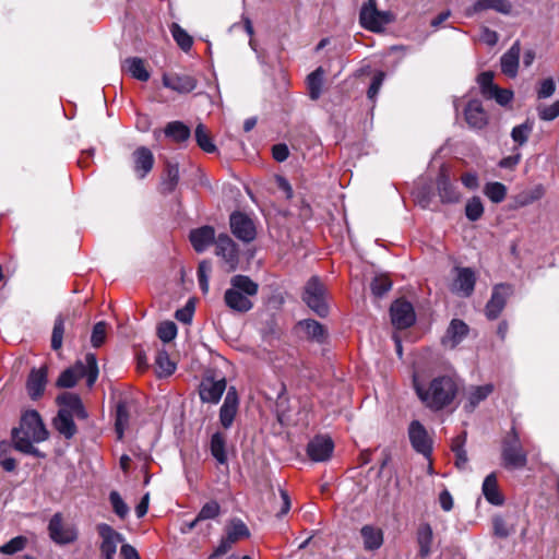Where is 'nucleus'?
Returning <instances> with one entry per match:
<instances>
[{"instance_id": "nucleus-1", "label": "nucleus", "mask_w": 559, "mask_h": 559, "mask_svg": "<svg viewBox=\"0 0 559 559\" xmlns=\"http://www.w3.org/2000/svg\"><path fill=\"white\" fill-rule=\"evenodd\" d=\"M48 438V431L37 411H26L22 418L20 428L12 431V439L17 451L43 457V453L33 445L34 442H41Z\"/></svg>"}, {"instance_id": "nucleus-2", "label": "nucleus", "mask_w": 559, "mask_h": 559, "mask_svg": "<svg viewBox=\"0 0 559 559\" xmlns=\"http://www.w3.org/2000/svg\"><path fill=\"white\" fill-rule=\"evenodd\" d=\"M414 386L425 406L435 412L450 406L459 391L455 379L450 376L436 377L427 386L415 381Z\"/></svg>"}, {"instance_id": "nucleus-3", "label": "nucleus", "mask_w": 559, "mask_h": 559, "mask_svg": "<svg viewBox=\"0 0 559 559\" xmlns=\"http://www.w3.org/2000/svg\"><path fill=\"white\" fill-rule=\"evenodd\" d=\"M259 285L247 275H234L230 287L224 294L225 305L234 312L246 313L253 308L252 297L257 296Z\"/></svg>"}, {"instance_id": "nucleus-4", "label": "nucleus", "mask_w": 559, "mask_h": 559, "mask_svg": "<svg viewBox=\"0 0 559 559\" xmlns=\"http://www.w3.org/2000/svg\"><path fill=\"white\" fill-rule=\"evenodd\" d=\"M81 378H86V384L92 388L98 378V366L95 355L87 354L85 361H79L61 372L56 385L58 388H73Z\"/></svg>"}, {"instance_id": "nucleus-5", "label": "nucleus", "mask_w": 559, "mask_h": 559, "mask_svg": "<svg viewBox=\"0 0 559 559\" xmlns=\"http://www.w3.org/2000/svg\"><path fill=\"white\" fill-rule=\"evenodd\" d=\"M501 457L502 465L508 469L523 468L527 464V453L522 447L515 426H512L502 441Z\"/></svg>"}, {"instance_id": "nucleus-6", "label": "nucleus", "mask_w": 559, "mask_h": 559, "mask_svg": "<svg viewBox=\"0 0 559 559\" xmlns=\"http://www.w3.org/2000/svg\"><path fill=\"white\" fill-rule=\"evenodd\" d=\"M302 300L319 317L328 316L326 288L319 276L313 275L307 281L304 287Z\"/></svg>"}, {"instance_id": "nucleus-7", "label": "nucleus", "mask_w": 559, "mask_h": 559, "mask_svg": "<svg viewBox=\"0 0 559 559\" xmlns=\"http://www.w3.org/2000/svg\"><path fill=\"white\" fill-rule=\"evenodd\" d=\"M360 24L371 32H381L385 25L392 22V15L388 11H379L376 0H368L360 10Z\"/></svg>"}, {"instance_id": "nucleus-8", "label": "nucleus", "mask_w": 559, "mask_h": 559, "mask_svg": "<svg viewBox=\"0 0 559 559\" xmlns=\"http://www.w3.org/2000/svg\"><path fill=\"white\" fill-rule=\"evenodd\" d=\"M47 530L50 539L60 546L72 544L78 538L75 526L67 523L60 512L51 516Z\"/></svg>"}, {"instance_id": "nucleus-9", "label": "nucleus", "mask_w": 559, "mask_h": 559, "mask_svg": "<svg viewBox=\"0 0 559 559\" xmlns=\"http://www.w3.org/2000/svg\"><path fill=\"white\" fill-rule=\"evenodd\" d=\"M493 72H480L477 82L484 97L495 99L499 105L506 106L513 98V92L507 88H500L493 84Z\"/></svg>"}, {"instance_id": "nucleus-10", "label": "nucleus", "mask_w": 559, "mask_h": 559, "mask_svg": "<svg viewBox=\"0 0 559 559\" xmlns=\"http://www.w3.org/2000/svg\"><path fill=\"white\" fill-rule=\"evenodd\" d=\"M408 438L413 449L417 453L423 454L425 457H429L431 455L432 439L420 421L413 420L409 424Z\"/></svg>"}, {"instance_id": "nucleus-11", "label": "nucleus", "mask_w": 559, "mask_h": 559, "mask_svg": "<svg viewBox=\"0 0 559 559\" xmlns=\"http://www.w3.org/2000/svg\"><path fill=\"white\" fill-rule=\"evenodd\" d=\"M97 532L102 538L99 546L102 556L105 559H115L117 547L123 542V536L106 523L98 524Z\"/></svg>"}, {"instance_id": "nucleus-12", "label": "nucleus", "mask_w": 559, "mask_h": 559, "mask_svg": "<svg viewBox=\"0 0 559 559\" xmlns=\"http://www.w3.org/2000/svg\"><path fill=\"white\" fill-rule=\"evenodd\" d=\"M230 229L236 238L243 242L254 240L257 229L253 221L246 214L235 212L230 215Z\"/></svg>"}, {"instance_id": "nucleus-13", "label": "nucleus", "mask_w": 559, "mask_h": 559, "mask_svg": "<svg viewBox=\"0 0 559 559\" xmlns=\"http://www.w3.org/2000/svg\"><path fill=\"white\" fill-rule=\"evenodd\" d=\"M391 321L396 329H407L416 320L415 311L411 302L404 299L395 300L390 308Z\"/></svg>"}, {"instance_id": "nucleus-14", "label": "nucleus", "mask_w": 559, "mask_h": 559, "mask_svg": "<svg viewBox=\"0 0 559 559\" xmlns=\"http://www.w3.org/2000/svg\"><path fill=\"white\" fill-rule=\"evenodd\" d=\"M48 382V368L41 366L33 368L26 379L25 388L31 400H39L45 392Z\"/></svg>"}, {"instance_id": "nucleus-15", "label": "nucleus", "mask_w": 559, "mask_h": 559, "mask_svg": "<svg viewBox=\"0 0 559 559\" xmlns=\"http://www.w3.org/2000/svg\"><path fill=\"white\" fill-rule=\"evenodd\" d=\"M334 443L330 437L317 436L307 447V454L314 462H324L332 455Z\"/></svg>"}, {"instance_id": "nucleus-16", "label": "nucleus", "mask_w": 559, "mask_h": 559, "mask_svg": "<svg viewBox=\"0 0 559 559\" xmlns=\"http://www.w3.org/2000/svg\"><path fill=\"white\" fill-rule=\"evenodd\" d=\"M225 390V378H221L218 380H215L213 378H205L202 380L200 384V399L204 403L216 404L219 402Z\"/></svg>"}, {"instance_id": "nucleus-17", "label": "nucleus", "mask_w": 559, "mask_h": 559, "mask_svg": "<svg viewBox=\"0 0 559 559\" xmlns=\"http://www.w3.org/2000/svg\"><path fill=\"white\" fill-rule=\"evenodd\" d=\"M216 255L221 257L228 265L229 270H235L238 263V249L233 239L221 234L215 240Z\"/></svg>"}, {"instance_id": "nucleus-18", "label": "nucleus", "mask_w": 559, "mask_h": 559, "mask_svg": "<svg viewBox=\"0 0 559 559\" xmlns=\"http://www.w3.org/2000/svg\"><path fill=\"white\" fill-rule=\"evenodd\" d=\"M165 87L179 93H189L195 87V80L187 72H163Z\"/></svg>"}, {"instance_id": "nucleus-19", "label": "nucleus", "mask_w": 559, "mask_h": 559, "mask_svg": "<svg viewBox=\"0 0 559 559\" xmlns=\"http://www.w3.org/2000/svg\"><path fill=\"white\" fill-rule=\"evenodd\" d=\"M475 273L469 267H456V277L452 283L451 290L460 296L469 297L475 287Z\"/></svg>"}, {"instance_id": "nucleus-20", "label": "nucleus", "mask_w": 559, "mask_h": 559, "mask_svg": "<svg viewBox=\"0 0 559 559\" xmlns=\"http://www.w3.org/2000/svg\"><path fill=\"white\" fill-rule=\"evenodd\" d=\"M437 191L442 203H457L461 200V192L450 180L445 170H441L437 178Z\"/></svg>"}, {"instance_id": "nucleus-21", "label": "nucleus", "mask_w": 559, "mask_h": 559, "mask_svg": "<svg viewBox=\"0 0 559 559\" xmlns=\"http://www.w3.org/2000/svg\"><path fill=\"white\" fill-rule=\"evenodd\" d=\"M511 293V288L508 285H498L493 288L491 298L486 305V316L488 319L493 320L499 317L503 310L507 298Z\"/></svg>"}, {"instance_id": "nucleus-22", "label": "nucleus", "mask_w": 559, "mask_h": 559, "mask_svg": "<svg viewBox=\"0 0 559 559\" xmlns=\"http://www.w3.org/2000/svg\"><path fill=\"white\" fill-rule=\"evenodd\" d=\"M238 404L237 391L231 386L227 391L224 403L219 409V421L225 429H228L233 425L238 411Z\"/></svg>"}, {"instance_id": "nucleus-23", "label": "nucleus", "mask_w": 559, "mask_h": 559, "mask_svg": "<svg viewBox=\"0 0 559 559\" xmlns=\"http://www.w3.org/2000/svg\"><path fill=\"white\" fill-rule=\"evenodd\" d=\"M190 241L197 252H203L215 242V230L212 226H202L190 231Z\"/></svg>"}, {"instance_id": "nucleus-24", "label": "nucleus", "mask_w": 559, "mask_h": 559, "mask_svg": "<svg viewBox=\"0 0 559 559\" xmlns=\"http://www.w3.org/2000/svg\"><path fill=\"white\" fill-rule=\"evenodd\" d=\"M57 402L59 405H61L60 409L69 411L71 416H74L79 419H85L87 417V413L78 394L64 392L58 395Z\"/></svg>"}, {"instance_id": "nucleus-25", "label": "nucleus", "mask_w": 559, "mask_h": 559, "mask_svg": "<svg viewBox=\"0 0 559 559\" xmlns=\"http://www.w3.org/2000/svg\"><path fill=\"white\" fill-rule=\"evenodd\" d=\"M132 157L134 171L139 178H144L152 170L154 165V156L152 152L147 147L141 146L133 152Z\"/></svg>"}, {"instance_id": "nucleus-26", "label": "nucleus", "mask_w": 559, "mask_h": 559, "mask_svg": "<svg viewBox=\"0 0 559 559\" xmlns=\"http://www.w3.org/2000/svg\"><path fill=\"white\" fill-rule=\"evenodd\" d=\"M465 120L473 129H483L486 127L488 122L487 114L478 100L468 102L465 108Z\"/></svg>"}, {"instance_id": "nucleus-27", "label": "nucleus", "mask_w": 559, "mask_h": 559, "mask_svg": "<svg viewBox=\"0 0 559 559\" xmlns=\"http://www.w3.org/2000/svg\"><path fill=\"white\" fill-rule=\"evenodd\" d=\"M468 333V326L465 322L459 319H453L447 330V335L443 338V344L454 348L460 344Z\"/></svg>"}, {"instance_id": "nucleus-28", "label": "nucleus", "mask_w": 559, "mask_h": 559, "mask_svg": "<svg viewBox=\"0 0 559 559\" xmlns=\"http://www.w3.org/2000/svg\"><path fill=\"white\" fill-rule=\"evenodd\" d=\"M483 495L486 500L493 506H502L504 498L499 490L496 473H490L483 483Z\"/></svg>"}, {"instance_id": "nucleus-29", "label": "nucleus", "mask_w": 559, "mask_h": 559, "mask_svg": "<svg viewBox=\"0 0 559 559\" xmlns=\"http://www.w3.org/2000/svg\"><path fill=\"white\" fill-rule=\"evenodd\" d=\"M131 417V405L130 402L123 400L117 404L116 408V419H115V430L117 433V439L122 440L124 436V431L129 427Z\"/></svg>"}, {"instance_id": "nucleus-30", "label": "nucleus", "mask_w": 559, "mask_h": 559, "mask_svg": "<svg viewBox=\"0 0 559 559\" xmlns=\"http://www.w3.org/2000/svg\"><path fill=\"white\" fill-rule=\"evenodd\" d=\"M225 535L234 545L241 539L250 537V531L246 523L238 518L229 520L225 526Z\"/></svg>"}, {"instance_id": "nucleus-31", "label": "nucleus", "mask_w": 559, "mask_h": 559, "mask_svg": "<svg viewBox=\"0 0 559 559\" xmlns=\"http://www.w3.org/2000/svg\"><path fill=\"white\" fill-rule=\"evenodd\" d=\"M360 534L364 542V548L366 550H377L383 544V532L379 527L365 525L361 527Z\"/></svg>"}, {"instance_id": "nucleus-32", "label": "nucleus", "mask_w": 559, "mask_h": 559, "mask_svg": "<svg viewBox=\"0 0 559 559\" xmlns=\"http://www.w3.org/2000/svg\"><path fill=\"white\" fill-rule=\"evenodd\" d=\"M73 417L67 409H59L57 417L53 420L55 428L60 435L67 439H71L76 433V426Z\"/></svg>"}, {"instance_id": "nucleus-33", "label": "nucleus", "mask_w": 559, "mask_h": 559, "mask_svg": "<svg viewBox=\"0 0 559 559\" xmlns=\"http://www.w3.org/2000/svg\"><path fill=\"white\" fill-rule=\"evenodd\" d=\"M493 392V385L487 383L484 385H473L467 391V403L465 408L469 412L474 411L476 406L485 401Z\"/></svg>"}, {"instance_id": "nucleus-34", "label": "nucleus", "mask_w": 559, "mask_h": 559, "mask_svg": "<svg viewBox=\"0 0 559 559\" xmlns=\"http://www.w3.org/2000/svg\"><path fill=\"white\" fill-rule=\"evenodd\" d=\"M433 539L432 528L429 524H421L417 530V544L419 546L418 556L421 559L429 557Z\"/></svg>"}, {"instance_id": "nucleus-35", "label": "nucleus", "mask_w": 559, "mask_h": 559, "mask_svg": "<svg viewBox=\"0 0 559 559\" xmlns=\"http://www.w3.org/2000/svg\"><path fill=\"white\" fill-rule=\"evenodd\" d=\"M298 326L305 332L308 338L323 343L326 338L325 328L318 321L306 319L298 322Z\"/></svg>"}, {"instance_id": "nucleus-36", "label": "nucleus", "mask_w": 559, "mask_h": 559, "mask_svg": "<svg viewBox=\"0 0 559 559\" xmlns=\"http://www.w3.org/2000/svg\"><path fill=\"white\" fill-rule=\"evenodd\" d=\"M210 450L218 464H227L226 438L222 432L213 433L210 442Z\"/></svg>"}, {"instance_id": "nucleus-37", "label": "nucleus", "mask_w": 559, "mask_h": 559, "mask_svg": "<svg viewBox=\"0 0 559 559\" xmlns=\"http://www.w3.org/2000/svg\"><path fill=\"white\" fill-rule=\"evenodd\" d=\"M179 181L178 165L167 163L164 177L160 182V192L169 194L174 192Z\"/></svg>"}, {"instance_id": "nucleus-38", "label": "nucleus", "mask_w": 559, "mask_h": 559, "mask_svg": "<svg viewBox=\"0 0 559 559\" xmlns=\"http://www.w3.org/2000/svg\"><path fill=\"white\" fill-rule=\"evenodd\" d=\"M521 45L515 40L501 57V70H518L520 63Z\"/></svg>"}, {"instance_id": "nucleus-39", "label": "nucleus", "mask_w": 559, "mask_h": 559, "mask_svg": "<svg viewBox=\"0 0 559 559\" xmlns=\"http://www.w3.org/2000/svg\"><path fill=\"white\" fill-rule=\"evenodd\" d=\"M165 135L176 142H183L190 138V129L181 121H171L165 127Z\"/></svg>"}, {"instance_id": "nucleus-40", "label": "nucleus", "mask_w": 559, "mask_h": 559, "mask_svg": "<svg viewBox=\"0 0 559 559\" xmlns=\"http://www.w3.org/2000/svg\"><path fill=\"white\" fill-rule=\"evenodd\" d=\"M194 138L199 147L205 153L216 152V146L213 143L210 131L203 123H199L197 126L194 130Z\"/></svg>"}, {"instance_id": "nucleus-41", "label": "nucleus", "mask_w": 559, "mask_h": 559, "mask_svg": "<svg viewBox=\"0 0 559 559\" xmlns=\"http://www.w3.org/2000/svg\"><path fill=\"white\" fill-rule=\"evenodd\" d=\"M488 9H492L497 12L508 14L511 11V4L506 0H477L474 4L475 12Z\"/></svg>"}, {"instance_id": "nucleus-42", "label": "nucleus", "mask_w": 559, "mask_h": 559, "mask_svg": "<svg viewBox=\"0 0 559 559\" xmlns=\"http://www.w3.org/2000/svg\"><path fill=\"white\" fill-rule=\"evenodd\" d=\"M534 128V122L526 120L523 123L515 126L511 131V138L518 146L524 145Z\"/></svg>"}, {"instance_id": "nucleus-43", "label": "nucleus", "mask_w": 559, "mask_h": 559, "mask_svg": "<svg viewBox=\"0 0 559 559\" xmlns=\"http://www.w3.org/2000/svg\"><path fill=\"white\" fill-rule=\"evenodd\" d=\"M323 72H310L306 79L308 94L311 99H318L323 90Z\"/></svg>"}, {"instance_id": "nucleus-44", "label": "nucleus", "mask_w": 559, "mask_h": 559, "mask_svg": "<svg viewBox=\"0 0 559 559\" xmlns=\"http://www.w3.org/2000/svg\"><path fill=\"white\" fill-rule=\"evenodd\" d=\"M484 194L493 203H501L507 197V187L498 181L488 182L484 187Z\"/></svg>"}, {"instance_id": "nucleus-45", "label": "nucleus", "mask_w": 559, "mask_h": 559, "mask_svg": "<svg viewBox=\"0 0 559 559\" xmlns=\"http://www.w3.org/2000/svg\"><path fill=\"white\" fill-rule=\"evenodd\" d=\"M158 377H168L175 372L176 365L170 360L166 350H159L155 358Z\"/></svg>"}, {"instance_id": "nucleus-46", "label": "nucleus", "mask_w": 559, "mask_h": 559, "mask_svg": "<svg viewBox=\"0 0 559 559\" xmlns=\"http://www.w3.org/2000/svg\"><path fill=\"white\" fill-rule=\"evenodd\" d=\"M212 273V263L210 260H202L198 266V282L200 289L206 294L210 288V275Z\"/></svg>"}, {"instance_id": "nucleus-47", "label": "nucleus", "mask_w": 559, "mask_h": 559, "mask_svg": "<svg viewBox=\"0 0 559 559\" xmlns=\"http://www.w3.org/2000/svg\"><path fill=\"white\" fill-rule=\"evenodd\" d=\"M484 214V205L479 197H473L465 205V215L471 222L478 221Z\"/></svg>"}, {"instance_id": "nucleus-48", "label": "nucleus", "mask_w": 559, "mask_h": 559, "mask_svg": "<svg viewBox=\"0 0 559 559\" xmlns=\"http://www.w3.org/2000/svg\"><path fill=\"white\" fill-rule=\"evenodd\" d=\"M170 31L178 46L182 50L188 51L193 44L192 37L176 23L171 25Z\"/></svg>"}, {"instance_id": "nucleus-49", "label": "nucleus", "mask_w": 559, "mask_h": 559, "mask_svg": "<svg viewBox=\"0 0 559 559\" xmlns=\"http://www.w3.org/2000/svg\"><path fill=\"white\" fill-rule=\"evenodd\" d=\"M28 539L25 536H16L0 547L3 555H14L22 551L27 546Z\"/></svg>"}, {"instance_id": "nucleus-50", "label": "nucleus", "mask_w": 559, "mask_h": 559, "mask_svg": "<svg viewBox=\"0 0 559 559\" xmlns=\"http://www.w3.org/2000/svg\"><path fill=\"white\" fill-rule=\"evenodd\" d=\"M370 288L376 297H382L392 288V281L386 275H378L372 280Z\"/></svg>"}, {"instance_id": "nucleus-51", "label": "nucleus", "mask_w": 559, "mask_h": 559, "mask_svg": "<svg viewBox=\"0 0 559 559\" xmlns=\"http://www.w3.org/2000/svg\"><path fill=\"white\" fill-rule=\"evenodd\" d=\"M109 501L111 503L114 512L120 518L124 519L129 513V507L121 498L118 491H111L109 493Z\"/></svg>"}, {"instance_id": "nucleus-52", "label": "nucleus", "mask_w": 559, "mask_h": 559, "mask_svg": "<svg viewBox=\"0 0 559 559\" xmlns=\"http://www.w3.org/2000/svg\"><path fill=\"white\" fill-rule=\"evenodd\" d=\"M221 507L218 502L212 500L206 502L197 515V521L212 520L219 515Z\"/></svg>"}, {"instance_id": "nucleus-53", "label": "nucleus", "mask_w": 559, "mask_h": 559, "mask_svg": "<svg viewBox=\"0 0 559 559\" xmlns=\"http://www.w3.org/2000/svg\"><path fill=\"white\" fill-rule=\"evenodd\" d=\"M537 114L540 120L552 121L559 117V100L550 105H540L537 107Z\"/></svg>"}, {"instance_id": "nucleus-54", "label": "nucleus", "mask_w": 559, "mask_h": 559, "mask_svg": "<svg viewBox=\"0 0 559 559\" xmlns=\"http://www.w3.org/2000/svg\"><path fill=\"white\" fill-rule=\"evenodd\" d=\"M64 333V321L61 317H58L55 321L52 335H51V347L53 350H58L62 346Z\"/></svg>"}, {"instance_id": "nucleus-55", "label": "nucleus", "mask_w": 559, "mask_h": 559, "mask_svg": "<svg viewBox=\"0 0 559 559\" xmlns=\"http://www.w3.org/2000/svg\"><path fill=\"white\" fill-rule=\"evenodd\" d=\"M157 335L164 343L173 341L177 335V326L173 321L162 322L157 328Z\"/></svg>"}, {"instance_id": "nucleus-56", "label": "nucleus", "mask_w": 559, "mask_h": 559, "mask_svg": "<svg viewBox=\"0 0 559 559\" xmlns=\"http://www.w3.org/2000/svg\"><path fill=\"white\" fill-rule=\"evenodd\" d=\"M106 334H107L106 322H104V321L97 322L93 328L92 336H91V343H92L93 347H96V348L100 347L106 340Z\"/></svg>"}, {"instance_id": "nucleus-57", "label": "nucleus", "mask_w": 559, "mask_h": 559, "mask_svg": "<svg viewBox=\"0 0 559 559\" xmlns=\"http://www.w3.org/2000/svg\"><path fill=\"white\" fill-rule=\"evenodd\" d=\"M384 81V72H377V74L372 78L370 86L367 92V96L370 100H374L378 95L380 87Z\"/></svg>"}, {"instance_id": "nucleus-58", "label": "nucleus", "mask_w": 559, "mask_h": 559, "mask_svg": "<svg viewBox=\"0 0 559 559\" xmlns=\"http://www.w3.org/2000/svg\"><path fill=\"white\" fill-rule=\"evenodd\" d=\"M556 88V84L552 79H546L539 83L537 88V96L539 99L550 97Z\"/></svg>"}, {"instance_id": "nucleus-59", "label": "nucleus", "mask_w": 559, "mask_h": 559, "mask_svg": "<svg viewBox=\"0 0 559 559\" xmlns=\"http://www.w3.org/2000/svg\"><path fill=\"white\" fill-rule=\"evenodd\" d=\"M233 546L234 544L229 542L226 536H223L218 546L210 555L209 559H218L219 557L227 554L233 548Z\"/></svg>"}, {"instance_id": "nucleus-60", "label": "nucleus", "mask_w": 559, "mask_h": 559, "mask_svg": "<svg viewBox=\"0 0 559 559\" xmlns=\"http://www.w3.org/2000/svg\"><path fill=\"white\" fill-rule=\"evenodd\" d=\"M493 533L496 536L506 538L510 535V530L501 516H495L492 520Z\"/></svg>"}, {"instance_id": "nucleus-61", "label": "nucleus", "mask_w": 559, "mask_h": 559, "mask_svg": "<svg viewBox=\"0 0 559 559\" xmlns=\"http://www.w3.org/2000/svg\"><path fill=\"white\" fill-rule=\"evenodd\" d=\"M479 39L481 43L492 47L498 43V34L488 27H484L480 32Z\"/></svg>"}, {"instance_id": "nucleus-62", "label": "nucleus", "mask_w": 559, "mask_h": 559, "mask_svg": "<svg viewBox=\"0 0 559 559\" xmlns=\"http://www.w3.org/2000/svg\"><path fill=\"white\" fill-rule=\"evenodd\" d=\"M272 155L276 162H284L288 158L289 151L286 144L278 143L272 147Z\"/></svg>"}, {"instance_id": "nucleus-63", "label": "nucleus", "mask_w": 559, "mask_h": 559, "mask_svg": "<svg viewBox=\"0 0 559 559\" xmlns=\"http://www.w3.org/2000/svg\"><path fill=\"white\" fill-rule=\"evenodd\" d=\"M193 316V306L190 302L182 309H178L175 317L178 321L183 323H190Z\"/></svg>"}, {"instance_id": "nucleus-64", "label": "nucleus", "mask_w": 559, "mask_h": 559, "mask_svg": "<svg viewBox=\"0 0 559 559\" xmlns=\"http://www.w3.org/2000/svg\"><path fill=\"white\" fill-rule=\"evenodd\" d=\"M461 181L469 190H475L478 187V176L475 173L463 174Z\"/></svg>"}]
</instances>
